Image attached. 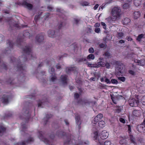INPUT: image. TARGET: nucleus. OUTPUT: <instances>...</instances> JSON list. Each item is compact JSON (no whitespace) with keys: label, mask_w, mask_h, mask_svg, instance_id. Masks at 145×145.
<instances>
[{"label":"nucleus","mask_w":145,"mask_h":145,"mask_svg":"<svg viewBox=\"0 0 145 145\" xmlns=\"http://www.w3.org/2000/svg\"><path fill=\"white\" fill-rule=\"evenodd\" d=\"M12 114L11 113H9L8 114H6L5 115V117H11Z\"/></svg>","instance_id":"64"},{"label":"nucleus","mask_w":145,"mask_h":145,"mask_svg":"<svg viewBox=\"0 0 145 145\" xmlns=\"http://www.w3.org/2000/svg\"><path fill=\"white\" fill-rule=\"evenodd\" d=\"M15 4L19 5H23L25 6L29 10H31L33 7V5L32 4L29 3L25 1H23L21 2L18 1L15 3Z\"/></svg>","instance_id":"11"},{"label":"nucleus","mask_w":145,"mask_h":145,"mask_svg":"<svg viewBox=\"0 0 145 145\" xmlns=\"http://www.w3.org/2000/svg\"><path fill=\"white\" fill-rule=\"evenodd\" d=\"M101 25L103 26V28L105 29H106V25L105 23L101 22Z\"/></svg>","instance_id":"53"},{"label":"nucleus","mask_w":145,"mask_h":145,"mask_svg":"<svg viewBox=\"0 0 145 145\" xmlns=\"http://www.w3.org/2000/svg\"><path fill=\"white\" fill-rule=\"evenodd\" d=\"M5 22L9 23L10 29V27H12H12H14L17 29H20L21 27L24 28L27 26V25H22V27H21L20 26L18 22H15L12 20V18L11 17L7 18L5 19Z\"/></svg>","instance_id":"5"},{"label":"nucleus","mask_w":145,"mask_h":145,"mask_svg":"<svg viewBox=\"0 0 145 145\" xmlns=\"http://www.w3.org/2000/svg\"><path fill=\"white\" fill-rule=\"evenodd\" d=\"M34 139L33 138H29L26 141H24L21 142H18L15 143L14 145H25L26 143L28 144L31 142H33Z\"/></svg>","instance_id":"14"},{"label":"nucleus","mask_w":145,"mask_h":145,"mask_svg":"<svg viewBox=\"0 0 145 145\" xmlns=\"http://www.w3.org/2000/svg\"><path fill=\"white\" fill-rule=\"evenodd\" d=\"M129 140L131 143L135 145L137 144L136 141V140L135 138L133 136V135H129Z\"/></svg>","instance_id":"23"},{"label":"nucleus","mask_w":145,"mask_h":145,"mask_svg":"<svg viewBox=\"0 0 145 145\" xmlns=\"http://www.w3.org/2000/svg\"><path fill=\"white\" fill-rule=\"evenodd\" d=\"M105 78H106L105 80V81L106 82L107 84H110L111 83V81H110L109 79L106 78V77H105Z\"/></svg>","instance_id":"56"},{"label":"nucleus","mask_w":145,"mask_h":145,"mask_svg":"<svg viewBox=\"0 0 145 145\" xmlns=\"http://www.w3.org/2000/svg\"><path fill=\"white\" fill-rule=\"evenodd\" d=\"M112 83L113 84H118V82L117 80L114 79H112L111 80V83Z\"/></svg>","instance_id":"46"},{"label":"nucleus","mask_w":145,"mask_h":145,"mask_svg":"<svg viewBox=\"0 0 145 145\" xmlns=\"http://www.w3.org/2000/svg\"><path fill=\"white\" fill-rule=\"evenodd\" d=\"M123 36V33L121 32L118 33L117 37L119 39H120L122 38Z\"/></svg>","instance_id":"41"},{"label":"nucleus","mask_w":145,"mask_h":145,"mask_svg":"<svg viewBox=\"0 0 145 145\" xmlns=\"http://www.w3.org/2000/svg\"><path fill=\"white\" fill-rule=\"evenodd\" d=\"M141 101L142 104L145 105V96H144L142 97L141 98Z\"/></svg>","instance_id":"47"},{"label":"nucleus","mask_w":145,"mask_h":145,"mask_svg":"<svg viewBox=\"0 0 145 145\" xmlns=\"http://www.w3.org/2000/svg\"><path fill=\"white\" fill-rule=\"evenodd\" d=\"M76 61L79 63L80 62H82L84 61H87V59L86 58H81L78 59H76Z\"/></svg>","instance_id":"40"},{"label":"nucleus","mask_w":145,"mask_h":145,"mask_svg":"<svg viewBox=\"0 0 145 145\" xmlns=\"http://www.w3.org/2000/svg\"><path fill=\"white\" fill-rule=\"evenodd\" d=\"M56 135L58 137L63 138L65 137L67 140L64 142V144H73V139H72L73 136L71 134L67 135L63 129H59L57 131Z\"/></svg>","instance_id":"2"},{"label":"nucleus","mask_w":145,"mask_h":145,"mask_svg":"<svg viewBox=\"0 0 145 145\" xmlns=\"http://www.w3.org/2000/svg\"><path fill=\"white\" fill-rule=\"evenodd\" d=\"M134 4L136 6H139L141 4V0H134Z\"/></svg>","instance_id":"32"},{"label":"nucleus","mask_w":145,"mask_h":145,"mask_svg":"<svg viewBox=\"0 0 145 145\" xmlns=\"http://www.w3.org/2000/svg\"><path fill=\"white\" fill-rule=\"evenodd\" d=\"M94 135V138L95 139H97L98 137V132L97 131H95L93 133Z\"/></svg>","instance_id":"48"},{"label":"nucleus","mask_w":145,"mask_h":145,"mask_svg":"<svg viewBox=\"0 0 145 145\" xmlns=\"http://www.w3.org/2000/svg\"><path fill=\"white\" fill-rule=\"evenodd\" d=\"M72 46L73 47L74 50H78V46L76 43H75L72 44Z\"/></svg>","instance_id":"45"},{"label":"nucleus","mask_w":145,"mask_h":145,"mask_svg":"<svg viewBox=\"0 0 145 145\" xmlns=\"http://www.w3.org/2000/svg\"><path fill=\"white\" fill-rule=\"evenodd\" d=\"M25 114H26L27 115L24 120H25V123L22 124V123L21 127L22 128V130L21 131L22 132V133L23 134V132L24 133H25V131H26V129L27 128V123H28L29 121V119L31 118V114L29 112V109H26L25 111Z\"/></svg>","instance_id":"7"},{"label":"nucleus","mask_w":145,"mask_h":145,"mask_svg":"<svg viewBox=\"0 0 145 145\" xmlns=\"http://www.w3.org/2000/svg\"><path fill=\"white\" fill-rule=\"evenodd\" d=\"M103 55H104L107 58H110V57L111 56L110 54L108 51L105 52Z\"/></svg>","instance_id":"38"},{"label":"nucleus","mask_w":145,"mask_h":145,"mask_svg":"<svg viewBox=\"0 0 145 145\" xmlns=\"http://www.w3.org/2000/svg\"><path fill=\"white\" fill-rule=\"evenodd\" d=\"M78 103H80L83 104V103L86 104L87 103H88V101L86 100H82V99L79 100L78 101Z\"/></svg>","instance_id":"36"},{"label":"nucleus","mask_w":145,"mask_h":145,"mask_svg":"<svg viewBox=\"0 0 145 145\" xmlns=\"http://www.w3.org/2000/svg\"><path fill=\"white\" fill-rule=\"evenodd\" d=\"M132 67L133 68L132 70H130L128 71V72L129 74L132 75H135L136 74V73L137 72L136 70V67L134 65H132Z\"/></svg>","instance_id":"22"},{"label":"nucleus","mask_w":145,"mask_h":145,"mask_svg":"<svg viewBox=\"0 0 145 145\" xmlns=\"http://www.w3.org/2000/svg\"><path fill=\"white\" fill-rule=\"evenodd\" d=\"M75 119L76 123L77 124H78V127L79 130H80L81 128L80 125L81 124L80 116L78 114L75 115Z\"/></svg>","instance_id":"21"},{"label":"nucleus","mask_w":145,"mask_h":145,"mask_svg":"<svg viewBox=\"0 0 145 145\" xmlns=\"http://www.w3.org/2000/svg\"><path fill=\"white\" fill-rule=\"evenodd\" d=\"M128 138V136H123L120 137V143L122 145H127V141L126 139Z\"/></svg>","instance_id":"15"},{"label":"nucleus","mask_w":145,"mask_h":145,"mask_svg":"<svg viewBox=\"0 0 145 145\" xmlns=\"http://www.w3.org/2000/svg\"><path fill=\"white\" fill-rule=\"evenodd\" d=\"M23 54L19 57L18 60H16L14 57H10V62L13 63L14 69L20 73V77L24 79L25 74L26 72V67L24 64H22L23 62L29 60H35L36 59L35 55L33 53L31 48L29 46H26L23 49Z\"/></svg>","instance_id":"1"},{"label":"nucleus","mask_w":145,"mask_h":145,"mask_svg":"<svg viewBox=\"0 0 145 145\" xmlns=\"http://www.w3.org/2000/svg\"><path fill=\"white\" fill-rule=\"evenodd\" d=\"M113 64L115 65L116 66V69L118 71L116 72V75L120 76L121 73H123L124 72V66L123 64L120 61H115L113 62Z\"/></svg>","instance_id":"6"},{"label":"nucleus","mask_w":145,"mask_h":145,"mask_svg":"<svg viewBox=\"0 0 145 145\" xmlns=\"http://www.w3.org/2000/svg\"><path fill=\"white\" fill-rule=\"evenodd\" d=\"M6 130V128L2 125H0V135H2Z\"/></svg>","instance_id":"31"},{"label":"nucleus","mask_w":145,"mask_h":145,"mask_svg":"<svg viewBox=\"0 0 145 145\" xmlns=\"http://www.w3.org/2000/svg\"><path fill=\"white\" fill-rule=\"evenodd\" d=\"M23 36L24 37H28L29 39H31V37L30 36V34L27 31H25L24 32Z\"/></svg>","instance_id":"28"},{"label":"nucleus","mask_w":145,"mask_h":145,"mask_svg":"<svg viewBox=\"0 0 145 145\" xmlns=\"http://www.w3.org/2000/svg\"><path fill=\"white\" fill-rule=\"evenodd\" d=\"M51 71L52 72L51 74H55L54 73V71H55V69L53 67H51Z\"/></svg>","instance_id":"61"},{"label":"nucleus","mask_w":145,"mask_h":145,"mask_svg":"<svg viewBox=\"0 0 145 145\" xmlns=\"http://www.w3.org/2000/svg\"><path fill=\"white\" fill-rule=\"evenodd\" d=\"M120 121L123 123H125V121L124 119L122 118H120Z\"/></svg>","instance_id":"50"},{"label":"nucleus","mask_w":145,"mask_h":145,"mask_svg":"<svg viewBox=\"0 0 145 145\" xmlns=\"http://www.w3.org/2000/svg\"><path fill=\"white\" fill-rule=\"evenodd\" d=\"M121 10L120 7H114L112 11V16L115 19L119 18L121 15Z\"/></svg>","instance_id":"8"},{"label":"nucleus","mask_w":145,"mask_h":145,"mask_svg":"<svg viewBox=\"0 0 145 145\" xmlns=\"http://www.w3.org/2000/svg\"><path fill=\"white\" fill-rule=\"evenodd\" d=\"M95 57V56L93 54H90L88 56L87 59L88 60H93L94 59Z\"/></svg>","instance_id":"37"},{"label":"nucleus","mask_w":145,"mask_h":145,"mask_svg":"<svg viewBox=\"0 0 145 145\" xmlns=\"http://www.w3.org/2000/svg\"><path fill=\"white\" fill-rule=\"evenodd\" d=\"M97 65V68L100 67H103L105 66V63L102 61L98 62Z\"/></svg>","instance_id":"33"},{"label":"nucleus","mask_w":145,"mask_h":145,"mask_svg":"<svg viewBox=\"0 0 145 145\" xmlns=\"http://www.w3.org/2000/svg\"><path fill=\"white\" fill-rule=\"evenodd\" d=\"M39 137L40 140L46 144H49L51 143L49 140L44 137V134H43V133L42 131L39 132Z\"/></svg>","instance_id":"13"},{"label":"nucleus","mask_w":145,"mask_h":145,"mask_svg":"<svg viewBox=\"0 0 145 145\" xmlns=\"http://www.w3.org/2000/svg\"><path fill=\"white\" fill-rule=\"evenodd\" d=\"M86 64H87L88 66L89 67H95L97 68V64H91L88 63V62H87Z\"/></svg>","instance_id":"34"},{"label":"nucleus","mask_w":145,"mask_h":145,"mask_svg":"<svg viewBox=\"0 0 145 145\" xmlns=\"http://www.w3.org/2000/svg\"><path fill=\"white\" fill-rule=\"evenodd\" d=\"M137 63H138L139 65L141 66H143L144 65V63L143 62V60H138Z\"/></svg>","instance_id":"44"},{"label":"nucleus","mask_w":145,"mask_h":145,"mask_svg":"<svg viewBox=\"0 0 145 145\" xmlns=\"http://www.w3.org/2000/svg\"><path fill=\"white\" fill-rule=\"evenodd\" d=\"M94 31L95 32L99 33L101 31V30L99 28H96L95 29Z\"/></svg>","instance_id":"57"},{"label":"nucleus","mask_w":145,"mask_h":145,"mask_svg":"<svg viewBox=\"0 0 145 145\" xmlns=\"http://www.w3.org/2000/svg\"><path fill=\"white\" fill-rule=\"evenodd\" d=\"M111 143L110 141L106 140L104 143V145H110Z\"/></svg>","instance_id":"54"},{"label":"nucleus","mask_w":145,"mask_h":145,"mask_svg":"<svg viewBox=\"0 0 145 145\" xmlns=\"http://www.w3.org/2000/svg\"><path fill=\"white\" fill-rule=\"evenodd\" d=\"M129 104L132 107H136L138 106L139 103V101L138 98L136 99L131 98L128 100Z\"/></svg>","instance_id":"10"},{"label":"nucleus","mask_w":145,"mask_h":145,"mask_svg":"<svg viewBox=\"0 0 145 145\" xmlns=\"http://www.w3.org/2000/svg\"><path fill=\"white\" fill-rule=\"evenodd\" d=\"M133 114L134 116L139 117L140 116V111L138 110H135L133 111Z\"/></svg>","instance_id":"27"},{"label":"nucleus","mask_w":145,"mask_h":145,"mask_svg":"<svg viewBox=\"0 0 145 145\" xmlns=\"http://www.w3.org/2000/svg\"><path fill=\"white\" fill-rule=\"evenodd\" d=\"M123 7L124 9H127L130 7V5L128 3H125L123 5Z\"/></svg>","instance_id":"43"},{"label":"nucleus","mask_w":145,"mask_h":145,"mask_svg":"<svg viewBox=\"0 0 145 145\" xmlns=\"http://www.w3.org/2000/svg\"><path fill=\"white\" fill-rule=\"evenodd\" d=\"M99 46L101 48H106L107 46L106 43H103L100 44Z\"/></svg>","instance_id":"42"},{"label":"nucleus","mask_w":145,"mask_h":145,"mask_svg":"<svg viewBox=\"0 0 145 145\" xmlns=\"http://www.w3.org/2000/svg\"><path fill=\"white\" fill-rule=\"evenodd\" d=\"M76 68L75 67H67L65 69V71L67 74H69L71 72L74 71L76 70Z\"/></svg>","instance_id":"20"},{"label":"nucleus","mask_w":145,"mask_h":145,"mask_svg":"<svg viewBox=\"0 0 145 145\" xmlns=\"http://www.w3.org/2000/svg\"><path fill=\"white\" fill-rule=\"evenodd\" d=\"M89 3L87 1H84L82 3V5L83 6H88L89 5Z\"/></svg>","instance_id":"51"},{"label":"nucleus","mask_w":145,"mask_h":145,"mask_svg":"<svg viewBox=\"0 0 145 145\" xmlns=\"http://www.w3.org/2000/svg\"><path fill=\"white\" fill-rule=\"evenodd\" d=\"M121 111V109L118 108L116 110V112L118 113H120Z\"/></svg>","instance_id":"62"},{"label":"nucleus","mask_w":145,"mask_h":145,"mask_svg":"<svg viewBox=\"0 0 145 145\" xmlns=\"http://www.w3.org/2000/svg\"><path fill=\"white\" fill-rule=\"evenodd\" d=\"M59 17L60 18H61L62 20L58 24V29L57 30V32L56 31L55 32V31L49 30L48 31V36L49 37L52 38L56 37V35L58 33L59 29H60L63 25H65L66 19L65 18L66 17L63 14H62L61 16H60Z\"/></svg>","instance_id":"4"},{"label":"nucleus","mask_w":145,"mask_h":145,"mask_svg":"<svg viewBox=\"0 0 145 145\" xmlns=\"http://www.w3.org/2000/svg\"><path fill=\"white\" fill-rule=\"evenodd\" d=\"M134 17L135 19H137L140 16V13L139 11H135L133 13Z\"/></svg>","instance_id":"25"},{"label":"nucleus","mask_w":145,"mask_h":145,"mask_svg":"<svg viewBox=\"0 0 145 145\" xmlns=\"http://www.w3.org/2000/svg\"><path fill=\"white\" fill-rule=\"evenodd\" d=\"M103 116L102 114L101 113L99 114L95 118L93 122L94 124H96L101 119Z\"/></svg>","instance_id":"19"},{"label":"nucleus","mask_w":145,"mask_h":145,"mask_svg":"<svg viewBox=\"0 0 145 145\" xmlns=\"http://www.w3.org/2000/svg\"><path fill=\"white\" fill-rule=\"evenodd\" d=\"M105 66H106L107 68H109L110 67L109 63L108 62L105 63Z\"/></svg>","instance_id":"63"},{"label":"nucleus","mask_w":145,"mask_h":145,"mask_svg":"<svg viewBox=\"0 0 145 145\" xmlns=\"http://www.w3.org/2000/svg\"><path fill=\"white\" fill-rule=\"evenodd\" d=\"M67 76L66 75H61L60 78V81L64 85L67 84Z\"/></svg>","instance_id":"17"},{"label":"nucleus","mask_w":145,"mask_h":145,"mask_svg":"<svg viewBox=\"0 0 145 145\" xmlns=\"http://www.w3.org/2000/svg\"><path fill=\"white\" fill-rule=\"evenodd\" d=\"M56 79V77L55 76H53L51 78L50 81L52 82H54Z\"/></svg>","instance_id":"58"},{"label":"nucleus","mask_w":145,"mask_h":145,"mask_svg":"<svg viewBox=\"0 0 145 145\" xmlns=\"http://www.w3.org/2000/svg\"><path fill=\"white\" fill-rule=\"evenodd\" d=\"M10 97L9 95L4 94L2 98H0V101L4 104H7L9 102Z\"/></svg>","instance_id":"12"},{"label":"nucleus","mask_w":145,"mask_h":145,"mask_svg":"<svg viewBox=\"0 0 145 145\" xmlns=\"http://www.w3.org/2000/svg\"><path fill=\"white\" fill-rule=\"evenodd\" d=\"M137 130L141 133H145V120H144L143 122L140 124L138 125L137 126Z\"/></svg>","instance_id":"9"},{"label":"nucleus","mask_w":145,"mask_h":145,"mask_svg":"<svg viewBox=\"0 0 145 145\" xmlns=\"http://www.w3.org/2000/svg\"><path fill=\"white\" fill-rule=\"evenodd\" d=\"M105 123L104 121L103 120H101L99 122L98 126L99 127L103 128L105 127Z\"/></svg>","instance_id":"35"},{"label":"nucleus","mask_w":145,"mask_h":145,"mask_svg":"<svg viewBox=\"0 0 145 145\" xmlns=\"http://www.w3.org/2000/svg\"><path fill=\"white\" fill-rule=\"evenodd\" d=\"M131 22V20L128 18H125L122 20V23L123 25H127Z\"/></svg>","instance_id":"24"},{"label":"nucleus","mask_w":145,"mask_h":145,"mask_svg":"<svg viewBox=\"0 0 145 145\" xmlns=\"http://www.w3.org/2000/svg\"><path fill=\"white\" fill-rule=\"evenodd\" d=\"M44 34L43 33L37 35L36 37V41L39 43L43 41L44 40Z\"/></svg>","instance_id":"16"},{"label":"nucleus","mask_w":145,"mask_h":145,"mask_svg":"<svg viewBox=\"0 0 145 145\" xmlns=\"http://www.w3.org/2000/svg\"><path fill=\"white\" fill-rule=\"evenodd\" d=\"M89 52V53H93L94 52V50L93 48H90L88 50Z\"/></svg>","instance_id":"52"},{"label":"nucleus","mask_w":145,"mask_h":145,"mask_svg":"<svg viewBox=\"0 0 145 145\" xmlns=\"http://www.w3.org/2000/svg\"><path fill=\"white\" fill-rule=\"evenodd\" d=\"M111 99L112 102L114 103L115 104H116V102L115 101V98L114 97L111 96Z\"/></svg>","instance_id":"60"},{"label":"nucleus","mask_w":145,"mask_h":145,"mask_svg":"<svg viewBox=\"0 0 145 145\" xmlns=\"http://www.w3.org/2000/svg\"><path fill=\"white\" fill-rule=\"evenodd\" d=\"M79 96L80 95L78 93H75L74 94V98L75 99H76L78 98Z\"/></svg>","instance_id":"55"},{"label":"nucleus","mask_w":145,"mask_h":145,"mask_svg":"<svg viewBox=\"0 0 145 145\" xmlns=\"http://www.w3.org/2000/svg\"><path fill=\"white\" fill-rule=\"evenodd\" d=\"M55 136V135L53 133H52L50 136V138L51 139L53 140Z\"/></svg>","instance_id":"59"},{"label":"nucleus","mask_w":145,"mask_h":145,"mask_svg":"<svg viewBox=\"0 0 145 145\" xmlns=\"http://www.w3.org/2000/svg\"><path fill=\"white\" fill-rule=\"evenodd\" d=\"M144 36L143 34H140L138 36L137 40L138 41H140L141 39Z\"/></svg>","instance_id":"39"},{"label":"nucleus","mask_w":145,"mask_h":145,"mask_svg":"<svg viewBox=\"0 0 145 145\" xmlns=\"http://www.w3.org/2000/svg\"><path fill=\"white\" fill-rule=\"evenodd\" d=\"M24 39L22 38H18L16 43H13L12 41L8 40H7V45L8 47L7 50L4 51L5 54L9 53L11 50L13 48L14 46L16 45L18 47H20V46L23 43Z\"/></svg>","instance_id":"3"},{"label":"nucleus","mask_w":145,"mask_h":145,"mask_svg":"<svg viewBox=\"0 0 145 145\" xmlns=\"http://www.w3.org/2000/svg\"><path fill=\"white\" fill-rule=\"evenodd\" d=\"M52 117V115L51 114H47L46 115V117L44 118V119L45 120V122H44V125H46L48 121V120L51 118Z\"/></svg>","instance_id":"29"},{"label":"nucleus","mask_w":145,"mask_h":145,"mask_svg":"<svg viewBox=\"0 0 145 145\" xmlns=\"http://www.w3.org/2000/svg\"><path fill=\"white\" fill-rule=\"evenodd\" d=\"M108 135V133L105 130L102 131L99 135L101 138L103 140L106 139Z\"/></svg>","instance_id":"18"},{"label":"nucleus","mask_w":145,"mask_h":145,"mask_svg":"<svg viewBox=\"0 0 145 145\" xmlns=\"http://www.w3.org/2000/svg\"><path fill=\"white\" fill-rule=\"evenodd\" d=\"M118 79L119 80L123 82H124L125 80V78L123 76L119 77L118 78Z\"/></svg>","instance_id":"49"},{"label":"nucleus","mask_w":145,"mask_h":145,"mask_svg":"<svg viewBox=\"0 0 145 145\" xmlns=\"http://www.w3.org/2000/svg\"><path fill=\"white\" fill-rule=\"evenodd\" d=\"M48 103V102L46 101H44L43 100H42L41 101H39V102L38 103V107H43V106H42L44 105H46Z\"/></svg>","instance_id":"26"},{"label":"nucleus","mask_w":145,"mask_h":145,"mask_svg":"<svg viewBox=\"0 0 145 145\" xmlns=\"http://www.w3.org/2000/svg\"><path fill=\"white\" fill-rule=\"evenodd\" d=\"M0 65L1 66V67L4 69L5 70L7 69V66L5 64V63L3 62L1 59H0Z\"/></svg>","instance_id":"30"}]
</instances>
